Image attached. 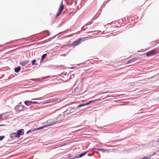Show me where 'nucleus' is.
Here are the masks:
<instances>
[{
  "label": "nucleus",
  "mask_w": 159,
  "mask_h": 159,
  "mask_svg": "<svg viewBox=\"0 0 159 159\" xmlns=\"http://www.w3.org/2000/svg\"><path fill=\"white\" fill-rule=\"evenodd\" d=\"M64 8V5H63V2L62 1L61 2V5L59 7L58 10L56 15V17H58L61 13Z\"/></svg>",
  "instance_id": "nucleus-1"
},
{
  "label": "nucleus",
  "mask_w": 159,
  "mask_h": 159,
  "mask_svg": "<svg viewBox=\"0 0 159 159\" xmlns=\"http://www.w3.org/2000/svg\"><path fill=\"white\" fill-rule=\"evenodd\" d=\"M83 39V38H80L78 40L74 41L70 44L71 46L74 47L76 46L79 45L81 43V41Z\"/></svg>",
  "instance_id": "nucleus-2"
},
{
  "label": "nucleus",
  "mask_w": 159,
  "mask_h": 159,
  "mask_svg": "<svg viewBox=\"0 0 159 159\" xmlns=\"http://www.w3.org/2000/svg\"><path fill=\"white\" fill-rule=\"evenodd\" d=\"M157 54V53L156 52V49L152 50L146 53V55L148 57L156 55Z\"/></svg>",
  "instance_id": "nucleus-3"
},
{
  "label": "nucleus",
  "mask_w": 159,
  "mask_h": 159,
  "mask_svg": "<svg viewBox=\"0 0 159 159\" xmlns=\"http://www.w3.org/2000/svg\"><path fill=\"white\" fill-rule=\"evenodd\" d=\"M24 130L23 129H20L17 131L16 132L17 134V135L18 136V137H20V135H22L24 134Z\"/></svg>",
  "instance_id": "nucleus-4"
},
{
  "label": "nucleus",
  "mask_w": 159,
  "mask_h": 159,
  "mask_svg": "<svg viewBox=\"0 0 159 159\" xmlns=\"http://www.w3.org/2000/svg\"><path fill=\"white\" fill-rule=\"evenodd\" d=\"M138 58L137 57H134L131 59V60L129 61H127L126 63L125 64H128L129 63H134V62L138 60Z\"/></svg>",
  "instance_id": "nucleus-5"
},
{
  "label": "nucleus",
  "mask_w": 159,
  "mask_h": 159,
  "mask_svg": "<svg viewBox=\"0 0 159 159\" xmlns=\"http://www.w3.org/2000/svg\"><path fill=\"white\" fill-rule=\"evenodd\" d=\"M17 135L16 132L12 133L10 134V137L14 139L18 137Z\"/></svg>",
  "instance_id": "nucleus-6"
},
{
  "label": "nucleus",
  "mask_w": 159,
  "mask_h": 159,
  "mask_svg": "<svg viewBox=\"0 0 159 159\" xmlns=\"http://www.w3.org/2000/svg\"><path fill=\"white\" fill-rule=\"evenodd\" d=\"M60 99H61L60 98H52V102H59L60 101Z\"/></svg>",
  "instance_id": "nucleus-7"
},
{
  "label": "nucleus",
  "mask_w": 159,
  "mask_h": 159,
  "mask_svg": "<svg viewBox=\"0 0 159 159\" xmlns=\"http://www.w3.org/2000/svg\"><path fill=\"white\" fill-rule=\"evenodd\" d=\"M68 111H70V113H71L75 111V109L74 108H71V109H70V108L69 109H67L66 111V112H67Z\"/></svg>",
  "instance_id": "nucleus-8"
},
{
  "label": "nucleus",
  "mask_w": 159,
  "mask_h": 159,
  "mask_svg": "<svg viewBox=\"0 0 159 159\" xmlns=\"http://www.w3.org/2000/svg\"><path fill=\"white\" fill-rule=\"evenodd\" d=\"M25 104L27 106H29L32 104V101H26L25 102Z\"/></svg>",
  "instance_id": "nucleus-9"
},
{
  "label": "nucleus",
  "mask_w": 159,
  "mask_h": 159,
  "mask_svg": "<svg viewBox=\"0 0 159 159\" xmlns=\"http://www.w3.org/2000/svg\"><path fill=\"white\" fill-rule=\"evenodd\" d=\"M21 67L19 66L15 68L14 70L16 73L18 72L20 70Z\"/></svg>",
  "instance_id": "nucleus-10"
},
{
  "label": "nucleus",
  "mask_w": 159,
  "mask_h": 159,
  "mask_svg": "<svg viewBox=\"0 0 159 159\" xmlns=\"http://www.w3.org/2000/svg\"><path fill=\"white\" fill-rule=\"evenodd\" d=\"M95 149L98 150L100 151H102L103 152H107V149H99V148H95Z\"/></svg>",
  "instance_id": "nucleus-11"
},
{
  "label": "nucleus",
  "mask_w": 159,
  "mask_h": 159,
  "mask_svg": "<svg viewBox=\"0 0 159 159\" xmlns=\"http://www.w3.org/2000/svg\"><path fill=\"white\" fill-rule=\"evenodd\" d=\"M53 124H50V125H47V126H42V127H40L39 128H37V130H41L43 129V128H45V127H46L48 126H50V125H52Z\"/></svg>",
  "instance_id": "nucleus-12"
},
{
  "label": "nucleus",
  "mask_w": 159,
  "mask_h": 159,
  "mask_svg": "<svg viewBox=\"0 0 159 159\" xmlns=\"http://www.w3.org/2000/svg\"><path fill=\"white\" fill-rule=\"evenodd\" d=\"M87 152H84V153H82L81 154H80V156H79V157L80 158V157H83V156H84V155H86V154L87 153Z\"/></svg>",
  "instance_id": "nucleus-13"
},
{
  "label": "nucleus",
  "mask_w": 159,
  "mask_h": 159,
  "mask_svg": "<svg viewBox=\"0 0 159 159\" xmlns=\"http://www.w3.org/2000/svg\"><path fill=\"white\" fill-rule=\"evenodd\" d=\"M47 54H44L42 55L41 57V61H43L45 57L47 56Z\"/></svg>",
  "instance_id": "nucleus-14"
},
{
  "label": "nucleus",
  "mask_w": 159,
  "mask_h": 159,
  "mask_svg": "<svg viewBox=\"0 0 159 159\" xmlns=\"http://www.w3.org/2000/svg\"><path fill=\"white\" fill-rule=\"evenodd\" d=\"M52 98L50 99H48L46 101V103H52Z\"/></svg>",
  "instance_id": "nucleus-15"
},
{
  "label": "nucleus",
  "mask_w": 159,
  "mask_h": 159,
  "mask_svg": "<svg viewBox=\"0 0 159 159\" xmlns=\"http://www.w3.org/2000/svg\"><path fill=\"white\" fill-rule=\"evenodd\" d=\"M64 115H67L69 114H70L71 113H70V111H68L67 112H66V111H65L64 112Z\"/></svg>",
  "instance_id": "nucleus-16"
},
{
  "label": "nucleus",
  "mask_w": 159,
  "mask_h": 159,
  "mask_svg": "<svg viewBox=\"0 0 159 159\" xmlns=\"http://www.w3.org/2000/svg\"><path fill=\"white\" fill-rule=\"evenodd\" d=\"M86 105H86V103L84 104H80V105H78V106L77 107H81L84 106H86Z\"/></svg>",
  "instance_id": "nucleus-17"
},
{
  "label": "nucleus",
  "mask_w": 159,
  "mask_h": 159,
  "mask_svg": "<svg viewBox=\"0 0 159 159\" xmlns=\"http://www.w3.org/2000/svg\"><path fill=\"white\" fill-rule=\"evenodd\" d=\"M36 61L35 60H33L32 61V65H34L36 63Z\"/></svg>",
  "instance_id": "nucleus-18"
},
{
  "label": "nucleus",
  "mask_w": 159,
  "mask_h": 159,
  "mask_svg": "<svg viewBox=\"0 0 159 159\" xmlns=\"http://www.w3.org/2000/svg\"><path fill=\"white\" fill-rule=\"evenodd\" d=\"M5 137L4 136H0V141L2 140Z\"/></svg>",
  "instance_id": "nucleus-19"
},
{
  "label": "nucleus",
  "mask_w": 159,
  "mask_h": 159,
  "mask_svg": "<svg viewBox=\"0 0 159 159\" xmlns=\"http://www.w3.org/2000/svg\"><path fill=\"white\" fill-rule=\"evenodd\" d=\"M94 101H90L88 103H86V105H89V104H90V103L94 102Z\"/></svg>",
  "instance_id": "nucleus-20"
},
{
  "label": "nucleus",
  "mask_w": 159,
  "mask_h": 159,
  "mask_svg": "<svg viewBox=\"0 0 159 159\" xmlns=\"http://www.w3.org/2000/svg\"><path fill=\"white\" fill-rule=\"evenodd\" d=\"M32 104H40V103H38V102H32Z\"/></svg>",
  "instance_id": "nucleus-21"
},
{
  "label": "nucleus",
  "mask_w": 159,
  "mask_h": 159,
  "mask_svg": "<svg viewBox=\"0 0 159 159\" xmlns=\"http://www.w3.org/2000/svg\"><path fill=\"white\" fill-rule=\"evenodd\" d=\"M149 158L147 157H145L142 159H148Z\"/></svg>",
  "instance_id": "nucleus-22"
},
{
  "label": "nucleus",
  "mask_w": 159,
  "mask_h": 159,
  "mask_svg": "<svg viewBox=\"0 0 159 159\" xmlns=\"http://www.w3.org/2000/svg\"><path fill=\"white\" fill-rule=\"evenodd\" d=\"M143 51H144L143 50V49H142L141 51H138V52H143Z\"/></svg>",
  "instance_id": "nucleus-23"
},
{
  "label": "nucleus",
  "mask_w": 159,
  "mask_h": 159,
  "mask_svg": "<svg viewBox=\"0 0 159 159\" xmlns=\"http://www.w3.org/2000/svg\"><path fill=\"white\" fill-rule=\"evenodd\" d=\"M5 125H4V124L1 125H0V126H4Z\"/></svg>",
  "instance_id": "nucleus-24"
},
{
  "label": "nucleus",
  "mask_w": 159,
  "mask_h": 159,
  "mask_svg": "<svg viewBox=\"0 0 159 159\" xmlns=\"http://www.w3.org/2000/svg\"><path fill=\"white\" fill-rule=\"evenodd\" d=\"M75 68V66H72V67H71L70 68L71 69H74Z\"/></svg>",
  "instance_id": "nucleus-25"
},
{
  "label": "nucleus",
  "mask_w": 159,
  "mask_h": 159,
  "mask_svg": "<svg viewBox=\"0 0 159 159\" xmlns=\"http://www.w3.org/2000/svg\"><path fill=\"white\" fill-rule=\"evenodd\" d=\"M93 155V154H89L88 155V156H92Z\"/></svg>",
  "instance_id": "nucleus-26"
},
{
  "label": "nucleus",
  "mask_w": 159,
  "mask_h": 159,
  "mask_svg": "<svg viewBox=\"0 0 159 159\" xmlns=\"http://www.w3.org/2000/svg\"><path fill=\"white\" fill-rule=\"evenodd\" d=\"M31 131V130H29L28 131V132H27V133H29V132H30Z\"/></svg>",
  "instance_id": "nucleus-27"
},
{
  "label": "nucleus",
  "mask_w": 159,
  "mask_h": 159,
  "mask_svg": "<svg viewBox=\"0 0 159 159\" xmlns=\"http://www.w3.org/2000/svg\"><path fill=\"white\" fill-rule=\"evenodd\" d=\"M2 116V115L1 114H0V118Z\"/></svg>",
  "instance_id": "nucleus-28"
},
{
  "label": "nucleus",
  "mask_w": 159,
  "mask_h": 159,
  "mask_svg": "<svg viewBox=\"0 0 159 159\" xmlns=\"http://www.w3.org/2000/svg\"><path fill=\"white\" fill-rule=\"evenodd\" d=\"M36 98H34V99H32V100H34V99H36Z\"/></svg>",
  "instance_id": "nucleus-29"
}]
</instances>
